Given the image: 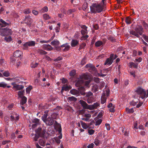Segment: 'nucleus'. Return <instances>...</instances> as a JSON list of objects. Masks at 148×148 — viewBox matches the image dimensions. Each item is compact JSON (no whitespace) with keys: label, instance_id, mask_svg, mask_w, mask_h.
<instances>
[{"label":"nucleus","instance_id":"aec40b11","mask_svg":"<svg viewBox=\"0 0 148 148\" xmlns=\"http://www.w3.org/2000/svg\"><path fill=\"white\" fill-rule=\"evenodd\" d=\"M12 33V32L11 29L7 27L5 28V36L11 35Z\"/></svg>","mask_w":148,"mask_h":148},{"label":"nucleus","instance_id":"dca6fc26","mask_svg":"<svg viewBox=\"0 0 148 148\" xmlns=\"http://www.w3.org/2000/svg\"><path fill=\"white\" fill-rule=\"evenodd\" d=\"M79 44V41L76 40L72 39L71 41V45L72 47H75Z\"/></svg>","mask_w":148,"mask_h":148},{"label":"nucleus","instance_id":"6ab92c4d","mask_svg":"<svg viewBox=\"0 0 148 148\" xmlns=\"http://www.w3.org/2000/svg\"><path fill=\"white\" fill-rule=\"evenodd\" d=\"M21 98V99L20 101V104L22 105H23L26 103L27 98L25 96L22 97Z\"/></svg>","mask_w":148,"mask_h":148},{"label":"nucleus","instance_id":"c03bdc74","mask_svg":"<svg viewBox=\"0 0 148 148\" xmlns=\"http://www.w3.org/2000/svg\"><path fill=\"white\" fill-rule=\"evenodd\" d=\"M48 114H44L43 116H42L41 119L42 121L44 122L45 120H46L47 119V116Z\"/></svg>","mask_w":148,"mask_h":148},{"label":"nucleus","instance_id":"3c124183","mask_svg":"<svg viewBox=\"0 0 148 148\" xmlns=\"http://www.w3.org/2000/svg\"><path fill=\"white\" fill-rule=\"evenodd\" d=\"M68 99L70 101H75L76 100V98L73 96L69 97Z\"/></svg>","mask_w":148,"mask_h":148},{"label":"nucleus","instance_id":"13d9d810","mask_svg":"<svg viewBox=\"0 0 148 148\" xmlns=\"http://www.w3.org/2000/svg\"><path fill=\"white\" fill-rule=\"evenodd\" d=\"M100 84L99 88L101 89L102 88L104 87L105 86V83L103 82L102 81L100 83Z\"/></svg>","mask_w":148,"mask_h":148},{"label":"nucleus","instance_id":"9d476101","mask_svg":"<svg viewBox=\"0 0 148 148\" xmlns=\"http://www.w3.org/2000/svg\"><path fill=\"white\" fill-rule=\"evenodd\" d=\"M135 31L136 33L138 34L139 35H142L143 32V28L141 26H139L138 27H137L135 29Z\"/></svg>","mask_w":148,"mask_h":148},{"label":"nucleus","instance_id":"79ce46f5","mask_svg":"<svg viewBox=\"0 0 148 148\" xmlns=\"http://www.w3.org/2000/svg\"><path fill=\"white\" fill-rule=\"evenodd\" d=\"M75 11V9H70L67 11V13L69 14H72L73 12H74Z\"/></svg>","mask_w":148,"mask_h":148},{"label":"nucleus","instance_id":"de8ad7c7","mask_svg":"<svg viewBox=\"0 0 148 148\" xmlns=\"http://www.w3.org/2000/svg\"><path fill=\"white\" fill-rule=\"evenodd\" d=\"M48 10V9L47 7V6H45L41 10V12H47Z\"/></svg>","mask_w":148,"mask_h":148},{"label":"nucleus","instance_id":"4c0bfd02","mask_svg":"<svg viewBox=\"0 0 148 148\" xmlns=\"http://www.w3.org/2000/svg\"><path fill=\"white\" fill-rule=\"evenodd\" d=\"M76 71L75 70H73L69 73V75L71 76H74L76 74Z\"/></svg>","mask_w":148,"mask_h":148},{"label":"nucleus","instance_id":"0e129e2a","mask_svg":"<svg viewBox=\"0 0 148 148\" xmlns=\"http://www.w3.org/2000/svg\"><path fill=\"white\" fill-rule=\"evenodd\" d=\"M40 120L38 119L35 118L33 121V122L34 123H36L38 124L39 121Z\"/></svg>","mask_w":148,"mask_h":148},{"label":"nucleus","instance_id":"b1692460","mask_svg":"<svg viewBox=\"0 0 148 148\" xmlns=\"http://www.w3.org/2000/svg\"><path fill=\"white\" fill-rule=\"evenodd\" d=\"M103 45L104 44L103 42L100 40L97 41L95 43V46L97 47L103 46Z\"/></svg>","mask_w":148,"mask_h":148},{"label":"nucleus","instance_id":"09e8293b","mask_svg":"<svg viewBox=\"0 0 148 148\" xmlns=\"http://www.w3.org/2000/svg\"><path fill=\"white\" fill-rule=\"evenodd\" d=\"M68 45V43H66L64 44L61 45L60 46V47H59L58 48L56 47V49L57 50H60V47H65L66 46H67Z\"/></svg>","mask_w":148,"mask_h":148},{"label":"nucleus","instance_id":"680f3d73","mask_svg":"<svg viewBox=\"0 0 148 148\" xmlns=\"http://www.w3.org/2000/svg\"><path fill=\"white\" fill-rule=\"evenodd\" d=\"M38 64V63H36L35 64H31V67L32 68H35L36 67Z\"/></svg>","mask_w":148,"mask_h":148},{"label":"nucleus","instance_id":"8fccbe9b","mask_svg":"<svg viewBox=\"0 0 148 148\" xmlns=\"http://www.w3.org/2000/svg\"><path fill=\"white\" fill-rule=\"evenodd\" d=\"M81 125L82 127L84 129H86L87 127V126L85 123H83L82 121H81Z\"/></svg>","mask_w":148,"mask_h":148},{"label":"nucleus","instance_id":"7ed1b4c3","mask_svg":"<svg viewBox=\"0 0 148 148\" xmlns=\"http://www.w3.org/2000/svg\"><path fill=\"white\" fill-rule=\"evenodd\" d=\"M85 67L89 72L93 74H95L97 73V70L95 66L91 64H88L86 65Z\"/></svg>","mask_w":148,"mask_h":148},{"label":"nucleus","instance_id":"a878e982","mask_svg":"<svg viewBox=\"0 0 148 148\" xmlns=\"http://www.w3.org/2000/svg\"><path fill=\"white\" fill-rule=\"evenodd\" d=\"M60 42L59 41L57 40H54L51 42V44L53 46H57L59 45Z\"/></svg>","mask_w":148,"mask_h":148},{"label":"nucleus","instance_id":"e433bc0d","mask_svg":"<svg viewBox=\"0 0 148 148\" xmlns=\"http://www.w3.org/2000/svg\"><path fill=\"white\" fill-rule=\"evenodd\" d=\"M86 44L84 42L82 43V44L80 45L79 47V48L78 50L80 51L82 49H84L86 46Z\"/></svg>","mask_w":148,"mask_h":148},{"label":"nucleus","instance_id":"5fc2aeb1","mask_svg":"<svg viewBox=\"0 0 148 148\" xmlns=\"http://www.w3.org/2000/svg\"><path fill=\"white\" fill-rule=\"evenodd\" d=\"M81 34L83 35H84L85 34H87V33H88L87 30H85L82 29L81 31Z\"/></svg>","mask_w":148,"mask_h":148},{"label":"nucleus","instance_id":"c85d7f7f","mask_svg":"<svg viewBox=\"0 0 148 148\" xmlns=\"http://www.w3.org/2000/svg\"><path fill=\"white\" fill-rule=\"evenodd\" d=\"M130 34L134 35L137 38H139L140 37L139 36V35L136 33V31L130 30Z\"/></svg>","mask_w":148,"mask_h":148},{"label":"nucleus","instance_id":"37998d69","mask_svg":"<svg viewBox=\"0 0 148 148\" xmlns=\"http://www.w3.org/2000/svg\"><path fill=\"white\" fill-rule=\"evenodd\" d=\"M88 4L87 3L85 2L84 3V4L82 6V9L84 11H85L87 7Z\"/></svg>","mask_w":148,"mask_h":148},{"label":"nucleus","instance_id":"cd10ccee","mask_svg":"<svg viewBox=\"0 0 148 148\" xmlns=\"http://www.w3.org/2000/svg\"><path fill=\"white\" fill-rule=\"evenodd\" d=\"M0 35L3 36H5V28H0Z\"/></svg>","mask_w":148,"mask_h":148},{"label":"nucleus","instance_id":"58836bf2","mask_svg":"<svg viewBox=\"0 0 148 148\" xmlns=\"http://www.w3.org/2000/svg\"><path fill=\"white\" fill-rule=\"evenodd\" d=\"M7 86V84L5 82H2L0 83V87L3 88H5Z\"/></svg>","mask_w":148,"mask_h":148},{"label":"nucleus","instance_id":"412c9836","mask_svg":"<svg viewBox=\"0 0 148 148\" xmlns=\"http://www.w3.org/2000/svg\"><path fill=\"white\" fill-rule=\"evenodd\" d=\"M0 22L1 23V25H0V26L1 27H5L9 25V24L6 23L2 19H0Z\"/></svg>","mask_w":148,"mask_h":148},{"label":"nucleus","instance_id":"0eeeda50","mask_svg":"<svg viewBox=\"0 0 148 148\" xmlns=\"http://www.w3.org/2000/svg\"><path fill=\"white\" fill-rule=\"evenodd\" d=\"M36 134L40 136V137H44L46 131L44 129L39 127L38 129L35 130Z\"/></svg>","mask_w":148,"mask_h":148},{"label":"nucleus","instance_id":"338daca9","mask_svg":"<svg viewBox=\"0 0 148 148\" xmlns=\"http://www.w3.org/2000/svg\"><path fill=\"white\" fill-rule=\"evenodd\" d=\"M31 12L30 10L29 9H27L24 10V13L25 14H28Z\"/></svg>","mask_w":148,"mask_h":148},{"label":"nucleus","instance_id":"2eb2a0df","mask_svg":"<svg viewBox=\"0 0 148 148\" xmlns=\"http://www.w3.org/2000/svg\"><path fill=\"white\" fill-rule=\"evenodd\" d=\"M24 88V86L22 85H17L15 84L13 86V88H14L16 90H22Z\"/></svg>","mask_w":148,"mask_h":148},{"label":"nucleus","instance_id":"9b49d317","mask_svg":"<svg viewBox=\"0 0 148 148\" xmlns=\"http://www.w3.org/2000/svg\"><path fill=\"white\" fill-rule=\"evenodd\" d=\"M99 103L98 102H95L92 105H89V109L94 110L96 109L99 106Z\"/></svg>","mask_w":148,"mask_h":148},{"label":"nucleus","instance_id":"423d86ee","mask_svg":"<svg viewBox=\"0 0 148 148\" xmlns=\"http://www.w3.org/2000/svg\"><path fill=\"white\" fill-rule=\"evenodd\" d=\"M136 92L138 94L140 95V97L142 99H144L146 95V92L145 90L141 88L138 87L137 88Z\"/></svg>","mask_w":148,"mask_h":148},{"label":"nucleus","instance_id":"4d7b16f0","mask_svg":"<svg viewBox=\"0 0 148 148\" xmlns=\"http://www.w3.org/2000/svg\"><path fill=\"white\" fill-rule=\"evenodd\" d=\"M115 108V106H114L113 107L109 108V110L111 112H115L114 108Z\"/></svg>","mask_w":148,"mask_h":148},{"label":"nucleus","instance_id":"4be33fe9","mask_svg":"<svg viewBox=\"0 0 148 148\" xmlns=\"http://www.w3.org/2000/svg\"><path fill=\"white\" fill-rule=\"evenodd\" d=\"M129 66L130 68H132L133 67L134 68L137 69L138 67V63L135 64L132 62H130L129 63Z\"/></svg>","mask_w":148,"mask_h":148},{"label":"nucleus","instance_id":"f03ea898","mask_svg":"<svg viewBox=\"0 0 148 148\" xmlns=\"http://www.w3.org/2000/svg\"><path fill=\"white\" fill-rule=\"evenodd\" d=\"M103 7L100 4L96 3L93 4L92 6L90 7V10L92 13H100L102 12L103 9Z\"/></svg>","mask_w":148,"mask_h":148},{"label":"nucleus","instance_id":"39448f33","mask_svg":"<svg viewBox=\"0 0 148 148\" xmlns=\"http://www.w3.org/2000/svg\"><path fill=\"white\" fill-rule=\"evenodd\" d=\"M55 114V113L53 114L51 117H48L46 120H45L44 122L47 125L50 126L54 124V120L56 119V118H53V116Z\"/></svg>","mask_w":148,"mask_h":148},{"label":"nucleus","instance_id":"393cba45","mask_svg":"<svg viewBox=\"0 0 148 148\" xmlns=\"http://www.w3.org/2000/svg\"><path fill=\"white\" fill-rule=\"evenodd\" d=\"M99 86L97 85H94L92 86V91L94 92H95L98 90Z\"/></svg>","mask_w":148,"mask_h":148},{"label":"nucleus","instance_id":"6e6d98bb","mask_svg":"<svg viewBox=\"0 0 148 148\" xmlns=\"http://www.w3.org/2000/svg\"><path fill=\"white\" fill-rule=\"evenodd\" d=\"M56 142L58 144H59L60 143V140L57 137H55L54 138Z\"/></svg>","mask_w":148,"mask_h":148},{"label":"nucleus","instance_id":"864d4df0","mask_svg":"<svg viewBox=\"0 0 148 148\" xmlns=\"http://www.w3.org/2000/svg\"><path fill=\"white\" fill-rule=\"evenodd\" d=\"M102 120L101 119H99L95 123V125H99L102 122Z\"/></svg>","mask_w":148,"mask_h":148},{"label":"nucleus","instance_id":"f3484780","mask_svg":"<svg viewBox=\"0 0 148 148\" xmlns=\"http://www.w3.org/2000/svg\"><path fill=\"white\" fill-rule=\"evenodd\" d=\"M80 78L82 79H88L90 77V76L86 74L83 73L82 74L81 76H80Z\"/></svg>","mask_w":148,"mask_h":148},{"label":"nucleus","instance_id":"bf43d9fd","mask_svg":"<svg viewBox=\"0 0 148 148\" xmlns=\"http://www.w3.org/2000/svg\"><path fill=\"white\" fill-rule=\"evenodd\" d=\"M69 90V87L68 86H64L62 87V90L67 91Z\"/></svg>","mask_w":148,"mask_h":148},{"label":"nucleus","instance_id":"2f4dec72","mask_svg":"<svg viewBox=\"0 0 148 148\" xmlns=\"http://www.w3.org/2000/svg\"><path fill=\"white\" fill-rule=\"evenodd\" d=\"M25 89L22 91H20L18 92V94L19 97L20 98L22 97V96L23 95L25 94Z\"/></svg>","mask_w":148,"mask_h":148},{"label":"nucleus","instance_id":"052dcab7","mask_svg":"<svg viewBox=\"0 0 148 148\" xmlns=\"http://www.w3.org/2000/svg\"><path fill=\"white\" fill-rule=\"evenodd\" d=\"M80 26L82 29L85 30H87L88 27L85 25H80Z\"/></svg>","mask_w":148,"mask_h":148},{"label":"nucleus","instance_id":"72a5a7b5","mask_svg":"<svg viewBox=\"0 0 148 148\" xmlns=\"http://www.w3.org/2000/svg\"><path fill=\"white\" fill-rule=\"evenodd\" d=\"M4 40L7 42H9L12 41V40L11 37L10 36H9L8 37H5Z\"/></svg>","mask_w":148,"mask_h":148},{"label":"nucleus","instance_id":"c9c22d12","mask_svg":"<svg viewBox=\"0 0 148 148\" xmlns=\"http://www.w3.org/2000/svg\"><path fill=\"white\" fill-rule=\"evenodd\" d=\"M32 88V87L31 86H29L26 89V92L27 93L29 94Z\"/></svg>","mask_w":148,"mask_h":148},{"label":"nucleus","instance_id":"a19ab883","mask_svg":"<svg viewBox=\"0 0 148 148\" xmlns=\"http://www.w3.org/2000/svg\"><path fill=\"white\" fill-rule=\"evenodd\" d=\"M3 74L4 76L6 77H8L10 75L9 72L8 71H5L3 73Z\"/></svg>","mask_w":148,"mask_h":148},{"label":"nucleus","instance_id":"e2e57ef3","mask_svg":"<svg viewBox=\"0 0 148 148\" xmlns=\"http://www.w3.org/2000/svg\"><path fill=\"white\" fill-rule=\"evenodd\" d=\"M143 27H144L145 29H147L148 28V24L145 21H144L143 22Z\"/></svg>","mask_w":148,"mask_h":148},{"label":"nucleus","instance_id":"6e6552de","mask_svg":"<svg viewBox=\"0 0 148 148\" xmlns=\"http://www.w3.org/2000/svg\"><path fill=\"white\" fill-rule=\"evenodd\" d=\"M79 103L82 106L83 109H89V105H88L85 101L80 100L79 101Z\"/></svg>","mask_w":148,"mask_h":148},{"label":"nucleus","instance_id":"a18cd8bd","mask_svg":"<svg viewBox=\"0 0 148 148\" xmlns=\"http://www.w3.org/2000/svg\"><path fill=\"white\" fill-rule=\"evenodd\" d=\"M83 116L86 118L89 119V118L91 116V115L89 114H85L84 113L83 114Z\"/></svg>","mask_w":148,"mask_h":148},{"label":"nucleus","instance_id":"c756f323","mask_svg":"<svg viewBox=\"0 0 148 148\" xmlns=\"http://www.w3.org/2000/svg\"><path fill=\"white\" fill-rule=\"evenodd\" d=\"M70 92L72 94L79 95V91H78V90L72 89L70 90Z\"/></svg>","mask_w":148,"mask_h":148},{"label":"nucleus","instance_id":"ea45409f","mask_svg":"<svg viewBox=\"0 0 148 148\" xmlns=\"http://www.w3.org/2000/svg\"><path fill=\"white\" fill-rule=\"evenodd\" d=\"M38 52L41 55H45L47 53V52L41 49H39L38 51Z\"/></svg>","mask_w":148,"mask_h":148},{"label":"nucleus","instance_id":"f8f14e48","mask_svg":"<svg viewBox=\"0 0 148 148\" xmlns=\"http://www.w3.org/2000/svg\"><path fill=\"white\" fill-rule=\"evenodd\" d=\"M54 125L56 126V127L58 129V133L59 134L61 133L62 131V128L60 124L58 123L56 121L54 120Z\"/></svg>","mask_w":148,"mask_h":148},{"label":"nucleus","instance_id":"ddd939ff","mask_svg":"<svg viewBox=\"0 0 148 148\" xmlns=\"http://www.w3.org/2000/svg\"><path fill=\"white\" fill-rule=\"evenodd\" d=\"M22 53L21 51L17 50L14 52L13 56L14 57L17 58L21 56Z\"/></svg>","mask_w":148,"mask_h":148},{"label":"nucleus","instance_id":"774afa93","mask_svg":"<svg viewBox=\"0 0 148 148\" xmlns=\"http://www.w3.org/2000/svg\"><path fill=\"white\" fill-rule=\"evenodd\" d=\"M143 37L144 40L147 42H148V36H146L145 34L143 35Z\"/></svg>","mask_w":148,"mask_h":148},{"label":"nucleus","instance_id":"603ef678","mask_svg":"<svg viewBox=\"0 0 148 148\" xmlns=\"http://www.w3.org/2000/svg\"><path fill=\"white\" fill-rule=\"evenodd\" d=\"M34 135L35 136L33 138L34 140L35 141H37L38 140V139L40 137L36 133L34 134Z\"/></svg>","mask_w":148,"mask_h":148},{"label":"nucleus","instance_id":"49530a36","mask_svg":"<svg viewBox=\"0 0 148 148\" xmlns=\"http://www.w3.org/2000/svg\"><path fill=\"white\" fill-rule=\"evenodd\" d=\"M43 18L45 20H48L50 18V17L49 15L47 14H43Z\"/></svg>","mask_w":148,"mask_h":148},{"label":"nucleus","instance_id":"f704fd0d","mask_svg":"<svg viewBox=\"0 0 148 148\" xmlns=\"http://www.w3.org/2000/svg\"><path fill=\"white\" fill-rule=\"evenodd\" d=\"M125 22L127 24H130L132 23V20L130 18L127 17L125 19Z\"/></svg>","mask_w":148,"mask_h":148},{"label":"nucleus","instance_id":"473e14b6","mask_svg":"<svg viewBox=\"0 0 148 148\" xmlns=\"http://www.w3.org/2000/svg\"><path fill=\"white\" fill-rule=\"evenodd\" d=\"M94 143L96 146H98L101 143V141L99 140L97 138H96Z\"/></svg>","mask_w":148,"mask_h":148},{"label":"nucleus","instance_id":"4468645a","mask_svg":"<svg viewBox=\"0 0 148 148\" xmlns=\"http://www.w3.org/2000/svg\"><path fill=\"white\" fill-rule=\"evenodd\" d=\"M43 47L45 49L48 51H51L53 49V48L49 44L44 45H43Z\"/></svg>","mask_w":148,"mask_h":148},{"label":"nucleus","instance_id":"5701e85b","mask_svg":"<svg viewBox=\"0 0 148 148\" xmlns=\"http://www.w3.org/2000/svg\"><path fill=\"white\" fill-rule=\"evenodd\" d=\"M83 83L82 79H78L75 83V86L77 87H79Z\"/></svg>","mask_w":148,"mask_h":148},{"label":"nucleus","instance_id":"7c9ffc66","mask_svg":"<svg viewBox=\"0 0 148 148\" xmlns=\"http://www.w3.org/2000/svg\"><path fill=\"white\" fill-rule=\"evenodd\" d=\"M106 98L105 97V95L101 97V104H103L106 102Z\"/></svg>","mask_w":148,"mask_h":148},{"label":"nucleus","instance_id":"20e7f679","mask_svg":"<svg viewBox=\"0 0 148 148\" xmlns=\"http://www.w3.org/2000/svg\"><path fill=\"white\" fill-rule=\"evenodd\" d=\"M36 44V42L31 40L27 42L24 43L23 45V49L24 50H27L28 47H33L35 46Z\"/></svg>","mask_w":148,"mask_h":148},{"label":"nucleus","instance_id":"f257e3e1","mask_svg":"<svg viewBox=\"0 0 148 148\" xmlns=\"http://www.w3.org/2000/svg\"><path fill=\"white\" fill-rule=\"evenodd\" d=\"M78 90L79 91V95L80 94L83 96L86 95V96L87 98V101L88 103H91L94 101V97L93 93L91 92H89L86 94L85 92V89L84 87H79L78 88Z\"/></svg>","mask_w":148,"mask_h":148},{"label":"nucleus","instance_id":"a211bd4d","mask_svg":"<svg viewBox=\"0 0 148 148\" xmlns=\"http://www.w3.org/2000/svg\"><path fill=\"white\" fill-rule=\"evenodd\" d=\"M32 19L30 16H28L25 17V20L27 24H31L32 23Z\"/></svg>","mask_w":148,"mask_h":148},{"label":"nucleus","instance_id":"69168bd1","mask_svg":"<svg viewBox=\"0 0 148 148\" xmlns=\"http://www.w3.org/2000/svg\"><path fill=\"white\" fill-rule=\"evenodd\" d=\"M124 129L122 130V132L124 134L125 136H128V133L126 130H124Z\"/></svg>","mask_w":148,"mask_h":148},{"label":"nucleus","instance_id":"1a4fd4ad","mask_svg":"<svg viewBox=\"0 0 148 148\" xmlns=\"http://www.w3.org/2000/svg\"><path fill=\"white\" fill-rule=\"evenodd\" d=\"M113 56V55H110L109 58L106 59L104 63V65L106 64L110 65L112 63L113 61L112 59V58Z\"/></svg>","mask_w":148,"mask_h":148},{"label":"nucleus","instance_id":"bb28decb","mask_svg":"<svg viewBox=\"0 0 148 148\" xmlns=\"http://www.w3.org/2000/svg\"><path fill=\"white\" fill-rule=\"evenodd\" d=\"M126 111L127 114L132 113L134 112V108H131L129 109L128 108H126Z\"/></svg>","mask_w":148,"mask_h":148}]
</instances>
